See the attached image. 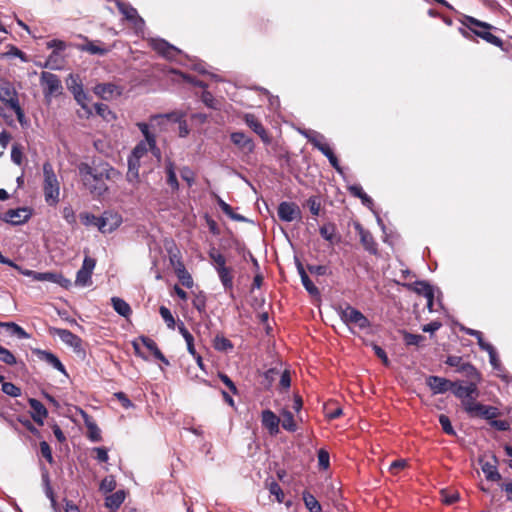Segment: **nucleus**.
Returning <instances> with one entry per match:
<instances>
[{"label":"nucleus","mask_w":512,"mask_h":512,"mask_svg":"<svg viewBox=\"0 0 512 512\" xmlns=\"http://www.w3.org/2000/svg\"><path fill=\"white\" fill-rule=\"evenodd\" d=\"M318 464L319 467L326 470L330 465V456L327 450L320 449L318 450Z\"/></svg>","instance_id":"e2e57ef3"},{"label":"nucleus","mask_w":512,"mask_h":512,"mask_svg":"<svg viewBox=\"0 0 512 512\" xmlns=\"http://www.w3.org/2000/svg\"><path fill=\"white\" fill-rule=\"evenodd\" d=\"M216 272L225 291H231L233 289L232 269L226 266Z\"/></svg>","instance_id":"473e14b6"},{"label":"nucleus","mask_w":512,"mask_h":512,"mask_svg":"<svg viewBox=\"0 0 512 512\" xmlns=\"http://www.w3.org/2000/svg\"><path fill=\"white\" fill-rule=\"evenodd\" d=\"M268 489H269L270 494L274 495L276 497V500L279 503L283 502L284 492H283L282 488L280 487V485L275 480H272L268 484Z\"/></svg>","instance_id":"13d9d810"},{"label":"nucleus","mask_w":512,"mask_h":512,"mask_svg":"<svg viewBox=\"0 0 512 512\" xmlns=\"http://www.w3.org/2000/svg\"><path fill=\"white\" fill-rule=\"evenodd\" d=\"M173 121H179V114L177 112L153 115L150 118V125L154 128H159L160 131H164L167 124Z\"/></svg>","instance_id":"6ab92c4d"},{"label":"nucleus","mask_w":512,"mask_h":512,"mask_svg":"<svg viewBox=\"0 0 512 512\" xmlns=\"http://www.w3.org/2000/svg\"><path fill=\"white\" fill-rule=\"evenodd\" d=\"M96 266V260L86 256L81 268L76 273L74 285L77 287H88L92 285V273Z\"/></svg>","instance_id":"0eeeda50"},{"label":"nucleus","mask_w":512,"mask_h":512,"mask_svg":"<svg viewBox=\"0 0 512 512\" xmlns=\"http://www.w3.org/2000/svg\"><path fill=\"white\" fill-rule=\"evenodd\" d=\"M31 217L27 208L10 209L0 214V220L11 225L17 226L26 223Z\"/></svg>","instance_id":"f8f14e48"},{"label":"nucleus","mask_w":512,"mask_h":512,"mask_svg":"<svg viewBox=\"0 0 512 512\" xmlns=\"http://www.w3.org/2000/svg\"><path fill=\"white\" fill-rule=\"evenodd\" d=\"M87 428L89 432V439L93 442H98L101 440L100 429L94 422H87Z\"/></svg>","instance_id":"680f3d73"},{"label":"nucleus","mask_w":512,"mask_h":512,"mask_svg":"<svg viewBox=\"0 0 512 512\" xmlns=\"http://www.w3.org/2000/svg\"><path fill=\"white\" fill-rule=\"evenodd\" d=\"M34 354L41 360L58 370L63 375L67 376L65 366L60 359L52 352L47 350L35 349Z\"/></svg>","instance_id":"4468645a"},{"label":"nucleus","mask_w":512,"mask_h":512,"mask_svg":"<svg viewBox=\"0 0 512 512\" xmlns=\"http://www.w3.org/2000/svg\"><path fill=\"white\" fill-rule=\"evenodd\" d=\"M175 273L183 286L187 288H191L193 286L192 276L179 259L177 260V265L175 266Z\"/></svg>","instance_id":"cd10ccee"},{"label":"nucleus","mask_w":512,"mask_h":512,"mask_svg":"<svg viewBox=\"0 0 512 512\" xmlns=\"http://www.w3.org/2000/svg\"><path fill=\"white\" fill-rule=\"evenodd\" d=\"M78 171L85 188L98 197L108 192L105 180H112L120 176L117 169L104 161H93L92 164L80 163Z\"/></svg>","instance_id":"f257e3e1"},{"label":"nucleus","mask_w":512,"mask_h":512,"mask_svg":"<svg viewBox=\"0 0 512 512\" xmlns=\"http://www.w3.org/2000/svg\"><path fill=\"white\" fill-rule=\"evenodd\" d=\"M178 330L180 334L183 336L186 344L187 350L192 356H196V349L194 347V338L193 335L187 330L183 322L178 324Z\"/></svg>","instance_id":"c9c22d12"},{"label":"nucleus","mask_w":512,"mask_h":512,"mask_svg":"<svg viewBox=\"0 0 512 512\" xmlns=\"http://www.w3.org/2000/svg\"><path fill=\"white\" fill-rule=\"evenodd\" d=\"M439 423L443 429V431L448 434V435H451V436H454L456 435V432L451 424V421L449 419L448 416L444 415V414H441L439 416Z\"/></svg>","instance_id":"052dcab7"},{"label":"nucleus","mask_w":512,"mask_h":512,"mask_svg":"<svg viewBox=\"0 0 512 512\" xmlns=\"http://www.w3.org/2000/svg\"><path fill=\"white\" fill-rule=\"evenodd\" d=\"M459 371L465 372L468 377L470 378H479V373L477 372V369L470 363H462Z\"/></svg>","instance_id":"774afa93"},{"label":"nucleus","mask_w":512,"mask_h":512,"mask_svg":"<svg viewBox=\"0 0 512 512\" xmlns=\"http://www.w3.org/2000/svg\"><path fill=\"white\" fill-rule=\"evenodd\" d=\"M43 192L46 203L49 206H56L59 202L60 183L49 161L43 164Z\"/></svg>","instance_id":"f03ea898"},{"label":"nucleus","mask_w":512,"mask_h":512,"mask_svg":"<svg viewBox=\"0 0 512 512\" xmlns=\"http://www.w3.org/2000/svg\"><path fill=\"white\" fill-rule=\"evenodd\" d=\"M81 223L85 226H95L98 228L99 217L89 212H83L79 215Z\"/></svg>","instance_id":"864d4df0"},{"label":"nucleus","mask_w":512,"mask_h":512,"mask_svg":"<svg viewBox=\"0 0 512 512\" xmlns=\"http://www.w3.org/2000/svg\"><path fill=\"white\" fill-rule=\"evenodd\" d=\"M355 229L359 234L360 242L364 249L370 254L376 255L378 253V248L373 235L368 230L364 229L360 224H356Z\"/></svg>","instance_id":"f3484780"},{"label":"nucleus","mask_w":512,"mask_h":512,"mask_svg":"<svg viewBox=\"0 0 512 512\" xmlns=\"http://www.w3.org/2000/svg\"><path fill=\"white\" fill-rule=\"evenodd\" d=\"M83 50L89 52L92 55H105L107 53V49L102 48L93 42H88L83 46Z\"/></svg>","instance_id":"0e129e2a"},{"label":"nucleus","mask_w":512,"mask_h":512,"mask_svg":"<svg viewBox=\"0 0 512 512\" xmlns=\"http://www.w3.org/2000/svg\"><path fill=\"white\" fill-rule=\"evenodd\" d=\"M243 119H244L245 124L253 132H255L264 143H266V144L270 143L271 139H270L267 131L265 130V128L263 127L261 122L256 118V116L254 114L247 113L244 115Z\"/></svg>","instance_id":"2eb2a0df"},{"label":"nucleus","mask_w":512,"mask_h":512,"mask_svg":"<svg viewBox=\"0 0 512 512\" xmlns=\"http://www.w3.org/2000/svg\"><path fill=\"white\" fill-rule=\"evenodd\" d=\"M498 413L496 407L484 405L480 418L492 421L497 417Z\"/></svg>","instance_id":"69168bd1"},{"label":"nucleus","mask_w":512,"mask_h":512,"mask_svg":"<svg viewBox=\"0 0 512 512\" xmlns=\"http://www.w3.org/2000/svg\"><path fill=\"white\" fill-rule=\"evenodd\" d=\"M111 303L114 310L122 317L128 318L131 315L132 310L130 305L122 298L112 297Z\"/></svg>","instance_id":"7c9ffc66"},{"label":"nucleus","mask_w":512,"mask_h":512,"mask_svg":"<svg viewBox=\"0 0 512 512\" xmlns=\"http://www.w3.org/2000/svg\"><path fill=\"white\" fill-rule=\"evenodd\" d=\"M340 319L351 329V326L358 327L360 330L370 328L371 323L368 318L358 309L346 304L337 309Z\"/></svg>","instance_id":"20e7f679"},{"label":"nucleus","mask_w":512,"mask_h":512,"mask_svg":"<svg viewBox=\"0 0 512 512\" xmlns=\"http://www.w3.org/2000/svg\"><path fill=\"white\" fill-rule=\"evenodd\" d=\"M72 93L74 95L75 100L77 103L83 108L88 109L86 101L88 99L87 94L83 91L82 85L77 84L72 88Z\"/></svg>","instance_id":"c03bdc74"},{"label":"nucleus","mask_w":512,"mask_h":512,"mask_svg":"<svg viewBox=\"0 0 512 512\" xmlns=\"http://www.w3.org/2000/svg\"><path fill=\"white\" fill-rule=\"evenodd\" d=\"M0 361L10 366H13L17 363L14 354L3 346L0 347Z\"/></svg>","instance_id":"8fccbe9b"},{"label":"nucleus","mask_w":512,"mask_h":512,"mask_svg":"<svg viewBox=\"0 0 512 512\" xmlns=\"http://www.w3.org/2000/svg\"><path fill=\"white\" fill-rule=\"evenodd\" d=\"M306 206L309 208L312 215L318 216L320 214L321 202L318 196H310L306 200Z\"/></svg>","instance_id":"09e8293b"},{"label":"nucleus","mask_w":512,"mask_h":512,"mask_svg":"<svg viewBox=\"0 0 512 512\" xmlns=\"http://www.w3.org/2000/svg\"><path fill=\"white\" fill-rule=\"evenodd\" d=\"M213 347L217 351L228 352V351H231L234 346H233L232 342L228 338H226V337H224L222 335H217L214 338Z\"/></svg>","instance_id":"ea45409f"},{"label":"nucleus","mask_w":512,"mask_h":512,"mask_svg":"<svg viewBox=\"0 0 512 512\" xmlns=\"http://www.w3.org/2000/svg\"><path fill=\"white\" fill-rule=\"evenodd\" d=\"M280 422V418L270 409H265L261 412V424L270 435L275 436L279 433Z\"/></svg>","instance_id":"ddd939ff"},{"label":"nucleus","mask_w":512,"mask_h":512,"mask_svg":"<svg viewBox=\"0 0 512 512\" xmlns=\"http://www.w3.org/2000/svg\"><path fill=\"white\" fill-rule=\"evenodd\" d=\"M42 481L44 484L45 495L47 496V498L50 499L52 505L54 506L56 504V500H55L53 489L50 484L49 473L46 469H44L42 472Z\"/></svg>","instance_id":"37998d69"},{"label":"nucleus","mask_w":512,"mask_h":512,"mask_svg":"<svg viewBox=\"0 0 512 512\" xmlns=\"http://www.w3.org/2000/svg\"><path fill=\"white\" fill-rule=\"evenodd\" d=\"M0 100L9 108L13 106V103H19L17 92L11 83L4 82L0 84Z\"/></svg>","instance_id":"aec40b11"},{"label":"nucleus","mask_w":512,"mask_h":512,"mask_svg":"<svg viewBox=\"0 0 512 512\" xmlns=\"http://www.w3.org/2000/svg\"><path fill=\"white\" fill-rule=\"evenodd\" d=\"M121 223L122 217L120 214L112 211H104L103 214L99 216L98 230L104 234L112 233Z\"/></svg>","instance_id":"9d476101"},{"label":"nucleus","mask_w":512,"mask_h":512,"mask_svg":"<svg viewBox=\"0 0 512 512\" xmlns=\"http://www.w3.org/2000/svg\"><path fill=\"white\" fill-rule=\"evenodd\" d=\"M40 82L46 98L61 93L62 85L59 77L50 72H42Z\"/></svg>","instance_id":"1a4fd4ad"},{"label":"nucleus","mask_w":512,"mask_h":512,"mask_svg":"<svg viewBox=\"0 0 512 512\" xmlns=\"http://www.w3.org/2000/svg\"><path fill=\"white\" fill-rule=\"evenodd\" d=\"M450 391H452V393L459 398L461 402L471 394H478V388L474 382H470L466 386H463L458 382H453V387Z\"/></svg>","instance_id":"5701e85b"},{"label":"nucleus","mask_w":512,"mask_h":512,"mask_svg":"<svg viewBox=\"0 0 512 512\" xmlns=\"http://www.w3.org/2000/svg\"><path fill=\"white\" fill-rule=\"evenodd\" d=\"M64 66V57L58 51H52V53L46 59L44 64L45 68L51 70H60Z\"/></svg>","instance_id":"2f4dec72"},{"label":"nucleus","mask_w":512,"mask_h":512,"mask_svg":"<svg viewBox=\"0 0 512 512\" xmlns=\"http://www.w3.org/2000/svg\"><path fill=\"white\" fill-rule=\"evenodd\" d=\"M150 46L153 50H155L158 54L163 56L166 59L173 60L179 54H181V50L177 47L171 45L164 39L154 38L150 40Z\"/></svg>","instance_id":"9b49d317"},{"label":"nucleus","mask_w":512,"mask_h":512,"mask_svg":"<svg viewBox=\"0 0 512 512\" xmlns=\"http://www.w3.org/2000/svg\"><path fill=\"white\" fill-rule=\"evenodd\" d=\"M463 25L470 32L485 40L486 42L496 47L502 46L503 41L490 32V29L492 28L490 24L477 20L474 17L466 16L465 20L463 21Z\"/></svg>","instance_id":"7ed1b4c3"},{"label":"nucleus","mask_w":512,"mask_h":512,"mask_svg":"<svg viewBox=\"0 0 512 512\" xmlns=\"http://www.w3.org/2000/svg\"><path fill=\"white\" fill-rule=\"evenodd\" d=\"M301 283L303 285V287L305 288V290L311 295V296H320V291L319 289L317 288V286L311 281V279L309 278L308 275H305L302 279H301Z\"/></svg>","instance_id":"603ef678"},{"label":"nucleus","mask_w":512,"mask_h":512,"mask_svg":"<svg viewBox=\"0 0 512 512\" xmlns=\"http://www.w3.org/2000/svg\"><path fill=\"white\" fill-rule=\"evenodd\" d=\"M302 498L309 512H322V507L318 500L308 491L302 493Z\"/></svg>","instance_id":"58836bf2"},{"label":"nucleus","mask_w":512,"mask_h":512,"mask_svg":"<svg viewBox=\"0 0 512 512\" xmlns=\"http://www.w3.org/2000/svg\"><path fill=\"white\" fill-rule=\"evenodd\" d=\"M282 421L281 425L283 429H285L288 432H295L297 430V425L294 420V416L292 412L289 410L283 409L281 411Z\"/></svg>","instance_id":"4c0bfd02"},{"label":"nucleus","mask_w":512,"mask_h":512,"mask_svg":"<svg viewBox=\"0 0 512 512\" xmlns=\"http://www.w3.org/2000/svg\"><path fill=\"white\" fill-rule=\"evenodd\" d=\"M404 342L407 346H418L424 341V336L420 334L404 333Z\"/></svg>","instance_id":"4d7b16f0"},{"label":"nucleus","mask_w":512,"mask_h":512,"mask_svg":"<svg viewBox=\"0 0 512 512\" xmlns=\"http://www.w3.org/2000/svg\"><path fill=\"white\" fill-rule=\"evenodd\" d=\"M309 134L308 142H310L316 149H318L324 156L327 157L331 166L339 173H342V168L339 164L338 158L325 142V137L321 133L313 130Z\"/></svg>","instance_id":"39448f33"},{"label":"nucleus","mask_w":512,"mask_h":512,"mask_svg":"<svg viewBox=\"0 0 512 512\" xmlns=\"http://www.w3.org/2000/svg\"><path fill=\"white\" fill-rule=\"evenodd\" d=\"M139 168L140 162L138 160H134L128 157V171L126 174V180L133 186L139 182Z\"/></svg>","instance_id":"bb28decb"},{"label":"nucleus","mask_w":512,"mask_h":512,"mask_svg":"<svg viewBox=\"0 0 512 512\" xmlns=\"http://www.w3.org/2000/svg\"><path fill=\"white\" fill-rule=\"evenodd\" d=\"M0 326L6 328L10 335L16 336L18 339H29L31 337L29 333L14 322L0 323Z\"/></svg>","instance_id":"72a5a7b5"},{"label":"nucleus","mask_w":512,"mask_h":512,"mask_svg":"<svg viewBox=\"0 0 512 512\" xmlns=\"http://www.w3.org/2000/svg\"><path fill=\"white\" fill-rule=\"evenodd\" d=\"M320 235L323 239L333 242L336 232V227L333 223H328L320 227Z\"/></svg>","instance_id":"49530a36"},{"label":"nucleus","mask_w":512,"mask_h":512,"mask_svg":"<svg viewBox=\"0 0 512 512\" xmlns=\"http://www.w3.org/2000/svg\"><path fill=\"white\" fill-rule=\"evenodd\" d=\"M149 126L150 125L145 123V122H138L137 123V127L139 128V130L141 131V133L144 136V140L143 141L150 142L151 152L153 153V155L159 156L160 155V150L157 148L155 135L150 132Z\"/></svg>","instance_id":"393cba45"},{"label":"nucleus","mask_w":512,"mask_h":512,"mask_svg":"<svg viewBox=\"0 0 512 512\" xmlns=\"http://www.w3.org/2000/svg\"><path fill=\"white\" fill-rule=\"evenodd\" d=\"M426 384L432 390L433 394H443L453 387V382L439 376H429Z\"/></svg>","instance_id":"dca6fc26"},{"label":"nucleus","mask_w":512,"mask_h":512,"mask_svg":"<svg viewBox=\"0 0 512 512\" xmlns=\"http://www.w3.org/2000/svg\"><path fill=\"white\" fill-rule=\"evenodd\" d=\"M115 89V85L110 83L98 84L95 86V93L106 99L108 96L112 95Z\"/></svg>","instance_id":"de8ad7c7"},{"label":"nucleus","mask_w":512,"mask_h":512,"mask_svg":"<svg viewBox=\"0 0 512 512\" xmlns=\"http://www.w3.org/2000/svg\"><path fill=\"white\" fill-rule=\"evenodd\" d=\"M407 287L425 298H434V288L426 281L418 280L407 285Z\"/></svg>","instance_id":"a878e982"},{"label":"nucleus","mask_w":512,"mask_h":512,"mask_svg":"<svg viewBox=\"0 0 512 512\" xmlns=\"http://www.w3.org/2000/svg\"><path fill=\"white\" fill-rule=\"evenodd\" d=\"M277 215L283 222L301 221L302 212L295 202L282 201L277 208Z\"/></svg>","instance_id":"6e6552de"},{"label":"nucleus","mask_w":512,"mask_h":512,"mask_svg":"<svg viewBox=\"0 0 512 512\" xmlns=\"http://www.w3.org/2000/svg\"><path fill=\"white\" fill-rule=\"evenodd\" d=\"M201 99L207 107H209L211 109H217V101L211 92L204 91L202 93Z\"/></svg>","instance_id":"338daca9"},{"label":"nucleus","mask_w":512,"mask_h":512,"mask_svg":"<svg viewBox=\"0 0 512 512\" xmlns=\"http://www.w3.org/2000/svg\"><path fill=\"white\" fill-rule=\"evenodd\" d=\"M2 391L6 395L14 398L21 396V389L11 382H3Z\"/></svg>","instance_id":"6e6d98bb"},{"label":"nucleus","mask_w":512,"mask_h":512,"mask_svg":"<svg viewBox=\"0 0 512 512\" xmlns=\"http://www.w3.org/2000/svg\"><path fill=\"white\" fill-rule=\"evenodd\" d=\"M125 500V492L123 490H118L105 499V506L111 510H117Z\"/></svg>","instance_id":"c756f323"},{"label":"nucleus","mask_w":512,"mask_h":512,"mask_svg":"<svg viewBox=\"0 0 512 512\" xmlns=\"http://www.w3.org/2000/svg\"><path fill=\"white\" fill-rule=\"evenodd\" d=\"M159 313L162 319L165 321L167 327L169 329H174L176 323L171 311L165 306H160Z\"/></svg>","instance_id":"3c124183"},{"label":"nucleus","mask_w":512,"mask_h":512,"mask_svg":"<svg viewBox=\"0 0 512 512\" xmlns=\"http://www.w3.org/2000/svg\"><path fill=\"white\" fill-rule=\"evenodd\" d=\"M119 11L125 16V18L133 22L136 26L138 24H144V20L138 15L137 10L130 4L124 2H117Z\"/></svg>","instance_id":"b1692460"},{"label":"nucleus","mask_w":512,"mask_h":512,"mask_svg":"<svg viewBox=\"0 0 512 512\" xmlns=\"http://www.w3.org/2000/svg\"><path fill=\"white\" fill-rule=\"evenodd\" d=\"M209 258L212 260L215 270H220L226 267V259L225 257L217 251L215 248H212L209 253Z\"/></svg>","instance_id":"a19ab883"},{"label":"nucleus","mask_w":512,"mask_h":512,"mask_svg":"<svg viewBox=\"0 0 512 512\" xmlns=\"http://www.w3.org/2000/svg\"><path fill=\"white\" fill-rule=\"evenodd\" d=\"M50 332L53 335H57L60 340L71 347L76 354L85 356L86 353L83 348V341L79 336L72 333L70 330L62 328H52Z\"/></svg>","instance_id":"423d86ee"},{"label":"nucleus","mask_w":512,"mask_h":512,"mask_svg":"<svg viewBox=\"0 0 512 512\" xmlns=\"http://www.w3.org/2000/svg\"><path fill=\"white\" fill-rule=\"evenodd\" d=\"M481 350L486 351L489 354V362L494 370L498 372V376H502L501 372H503L504 368L501 365L498 354L494 346L490 343L485 345Z\"/></svg>","instance_id":"c85d7f7f"},{"label":"nucleus","mask_w":512,"mask_h":512,"mask_svg":"<svg viewBox=\"0 0 512 512\" xmlns=\"http://www.w3.org/2000/svg\"><path fill=\"white\" fill-rule=\"evenodd\" d=\"M149 150L151 151L150 142L140 141L132 150L129 158L138 160L140 162L141 158L146 156Z\"/></svg>","instance_id":"e433bc0d"},{"label":"nucleus","mask_w":512,"mask_h":512,"mask_svg":"<svg viewBox=\"0 0 512 512\" xmlns=\"http://www.w3.org/2000/svg\"><path fill=\"white\" fill-rule=\"evenodd\" d=\"M217 204L218 206L220 207V209L222 210V212L227 215L228 217H230L231 219L233 220H237V221H243L244 220V217L239 215V214H235L233 212V209L232 207L227 204L223 199H221L220 197H218L217 199Z\"/></svg>","instance_id":"79ce46f5"},{"label":"nucleus","mask_w":512,"mask_h":512,"mask_svg":"<svg viewBox=\"0 0 512 512\" xmlns=\"http://www.w3.org/2000/svg\"><path fill=\"white\" fill-rule=\"evenodd\" d=\"M29 406L32 409L31 417L38 424L43 425L44 419L48 415V411L45 406L37 399L30 398L28 400Z\"/></svg>","instance_id":"412c9836"},{"label":"nucleus","mask_w":512,"mask_h":512,"mask_svg":"<svg viewBox=\"0 0 512 512\" xmlns=\"http://www.w3.org/2000/svg\"><path fill=\"white\" fill-rule=\"evenodd\" d=\"M460 329L465 334L475 337L477 339V343H478L480 349H482L485 345L488 344V342L484 341L482 332L475 330V329L467 328L465 326H461Z\"/></svg>","instance_id":"5fc2aeb1"},{"label":"nucleus","mask_w":512,"mask_h":512,"mask_svg":"<svg viewBox=\"0 0 512 512\" xmlns=\"http://www.w3.org/2000/svg\"><path fill=\"white\" fill-rule=\"evenodd\" d=\"M230 140L235 146L246 153H252L255 149V144L252 138L248 137L241 131L231 133Z\"/></svg>","instance_id":"a211bd4d"},{"label":"nucleus","mask_w":512,"mask_h":512,"mask_svg":"<svg viewBox=\"0 0 512 512\" xmlns=\"http://www.w3.org/2000/svg\"><path fill=\"white\" fill-rule=\"evenodd\" d=\"M192 305L199 313H204L206 310V296L203 292L198 293L192 300Z\"/></svg>","instance_id":"bf43d9fd"},{"label":"nucleus","mask_w":512,"mask_h":512,"mask_svg":"<svg viewBox=\"0 0 512 512\" xmlns=\"http://www.w3.org/2000/svg\"><path fill=\"white\" fill-rule=\"evenodd\" d=\"M492 459L493 463L488 461L484 462L482 459H480L479 462L481 464V470L488 481H499L501 479V474L497 468L498 460L495 455L492 456Z\"/></svg>","instance_id":"4be33fe9"},{"label":"nucleus","mask_w":512,"mask_h":512,"mask_svg":"<svg viewBox=\"0 0 512 512\" xmlns=\"http://www.w3.org/2000/svg\"><path fill=\"white\" fill-rule=\"evenodd\" d=\"M165 171L167 174V183L172 190L177 191L179 189V183L176 177L175 165L172 161L168 160L165 164Z\"/></svg>","instance_id":"f704fd0d"},{"label":"nucleus","mask_w":512,"mask_h":512,"mask_svg":"<svg viewBox=\"0 0 512 512\" xmlns=\"http://www.w3.org/2000/svg\"><path fill=\"white\" fill-rule=\"evenodd\" d=\"M94 108L96 113L106 121H110L115 118L114 113L109 109L108 105L104 103H95Z\"/></svg>","instance_id":"a18cd8bd"}]
</instances>
